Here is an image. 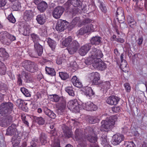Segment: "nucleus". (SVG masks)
<instances>
[{"instance_id":"nucleus-64","label":"nucleus","mask_w":147,"mask_h":147,"mask_svg":"<svg viewBox=\"0 0 147 147\" xmlns=\"http://www.w3.org/2000/svg\"><path fill=\"white\" fill-rule=\"evenodd\" d=\"M127 63L125 60L121 61L120 67L122 69L125 68L127 65Z\"/></svg>"},{"instance_id":"nucleus-31","label":"nucleus","mask_w":147,"mask_h":147,"mask_svg":"<svg viewBox=\"0 0 147 147\" xmlns=\"http://www.w3.org/2000/svg\"><path fill=\"white\" fill-rule=\"evenodd\" d=\"M102 144L104 147H111L109 145V142L107 139V136L105 135H103L101 138Z\"/></svg>"},{"instance_id":"nucleus-1","label":"nucleus","mask_w":147,"mask_h":147,"mask_svg":"<svg viewBox=\"0 0 147 147\" xmlns=\"http://www.w3.org/2000/svg\"><path fill=\"white\" fill-rule=\"evenodd\" d=\"M103 54L102 51L95 48H92V51L90 52V55L89 57L85 60V63L88 65L92 64L94 67V63L97 58H102Z\"/></svg>"},{"instance_id":"nucleus-28","label":"nucleus","mask_w":147,"mask_h":147,"mask_svg":"<svg viewBox=\"0 0 147 147\" xmlns=\"http://www.w3.org/2000/svg\"><path fill=\"white\" fill-rule=\"evenodd\" d=\"M34 49L37 52L38 55L40 56L42 54L43 52V47L39 43L36 44L34 45Z\"/></svg>"},{"instance_id":"nucleus-3","label":"nucleus","mask_w":147,"mask_h":147,"mask_svg":"<svg viewBox=\"0 0 147 147\" xmlns=\"http://www.w3.org/2000/svg\"><path fill=\"white\" fill-rule=\"evenodd\" d=\"M16 40L15 36L7 31H3L0 32V41L3 44L8 45L12 41Z\"/></svg>"},{"instance_id":"nucleus-26","label":"nucleus","mask_w":147,"mask_h":147,"mask_svg":"<svg viewBox=\"0 0 147 147\" xmlns=\"http://www.w3.org/2000/svg\"><path fill=\"white\" fill-rule=\"evenodd\" d=\"M71 82L75 86L81 88L82 86V84L80 79L76 76L73 77L71 79Z\"/></svg>"},{"instance_id":"nucleus-44","label":"nucleus","mask_w":147,"mask_h":147,"mask_svg":"<svg viewBox=\"0 0 147 147\" xmlns=\"http://www.w3.org/2000/svg\"><path fill=\"white\" fill-rule=\"evenodd\" d=\"M16 104L19 108L22 107L23 106H26L27 104V103H26L25 101L20 99H18L16 100Z\"/></svg>"},{"instance_id":"nucleus-60","label":"nucleus","mask_w":147,"mask_h":147,"mask_svg":"<svg viewBox=\"0 0 147 147\" xmlns=\"http://www.w3.org/2000/svg\"><path fill=\"white\" fill-rule=\"evenodd\" d=\"M124 86L125 88L126 91L129 92L131 90V87L129 83H126L124 84Z\"/></svg>"},{"instance_id":"nucleus-18","label":"nucleus","mask_w":147,"mask_h":147,"mask_svg":"<svg viewBox=\"0 0 147 147\" xmlns=\"http://www.w3.org/2000/svg\"><path fill=\"white\" fill-rule=\"evenodd\" d=\"M119 97L115 96H112L109 97L107 99V103L111 105H116L120 100Z\"/></svg>"},{"instance_id":"nucleus-24","label":"nucleus","mask_w":147,"mask_h":147,"mask_svg":"<svg viewBox=\"0 0 147 147\" xmlns=\"http://www.w3.org/2000/svg\"><path fill=\"white\" fill-rule=\"evenodd\" d=\"M42 108L43 111L46 115L53 119L56 118V114L52 111L45 107H43Z\"/></svg>"},{"instance_id":"nucleus-35","label":"nucleus","mask_w":147,"mask_h":147,"mask_svg":"<svg viewBox=\"0 0 147 147\" xmlns=\"http://www.w3.org/2000/svg\"><path fill=\"white\" fill-rule=\"evenodd\" d=\"M47 137L46 134L42 132L40 136V140L42 145H45L47 142Z\"/></svg>"},{"instance_id":"nucleus-29","label":"nucleus","mask_w":147,"mask_h":147,"mask_svg":"<svg viewBox=\"0 0 147 147\" xmlns=\"http://www.w3.org/2000/svg\"><path fill=\"white\" fill-rule=\"evenodd\" d=\"M83 93L87 96L90 97L94 95V93L91 87H86L83 90Z\"/></svg>"},{"instance_id":"nucleus-5","label":"nucleus","mask_w":147,"mask_h":147,"mask_svg":"<svg viewBox=\"0 0 147 147\" xmlns=\"http://www.w3.org/2000/svg\"><path fill=\"white\" fill-rule=\"evenodd\" d=\"M13 104L10 102L2 103L0 106V114L2 116L10 114L13 110Z\"/></svg>"},{"instance_id":"nucleus-58","label":"nucleus","mask_w":147,"mask_h":147,"mask_svg":"<svg viewBox=\"0 0 147 147\" xmlns=\"http://www.w3.org/2000/svg\"><path fill=\"white\" fill-rule=\"evenodd\" d=\"M7 88V86L6 84L0 81V91L4 90Z\"/></svg>"},{"instance_id":"nucleus-38","label":"nucleus","mask_w":147,"mask_h":147,"mask_svg":"<svg viewBox=\"0 0 147 147\" xmlns=\"http://www.w3.org/2000/svg\"><path fill=\"white\" fill-rule=\"evenodd\" d=\"M31 37L34 43V44L39 43L38 42L40 40L39 36L35 33H32L31 34Z\"/></svg>"},{"instance_id":"nucleus-46","label":"nucleus","mask_w":147,"mask_h":147,"mask_svg":"<svg viewBox=\"0 0 147 147\" xmlns=\"http://www.w3.org/2000/svg\"><path fill=\"white\" fill-rule=\"evenodd\" d=\"M20 4L18 1H16L13 3L12 7V9L15 11L18 10L20 7Z\"/></svg>"},{"instance_id":"nucleus-25","label":"nucleus","mask_w":147,"mask_h":147,"mask_svg":"<svg viewBox=\"0 0 147 147\" xmlns=\"http://www.w3.org/2000/svg\"><path fill=\"white\" fill-rule=\"evenodd\" d=\"M101 37L98 36H96L92 37L90 40L91 45H98L102 42Z\"/></svg>"},{"instance_id":"nucleus-4","label":"nucleus","mask_w":147,"mask_h":147,"mask_svg":"<svg viewBox=\"0 0 147 147\" xmlns=\"http://www.w3.org/2000/svg\"><path fill=\"white\" fill-rule=\"evenodd\" d=\"M21 65L26 71L30 73H34L38 70L36 64L34 62L30 60L23 61Z\"/></svg>"},{"instance_id":"nucleus-51","label":"nucleus","mask_w":147,"mask_h":147,"mask_svg":"<svg viewBox=\"0 0 147 147\" xmlns=\"http://www.w3.org/2000/svg\"><path fill=\"white\" fill-rule=\"evenodd\" d=\"M59 76L63 80H66L69 77V75L67 73L59 72Z\"/></svg>"},{"instance_id":"nucleus-12","label":"nucleus","mask_w":147,"mask_h":147,"mask_svg":"<svg viewBox=\"0 0 147 147\" xmlns=\"http://www.w3.org/2000/svg\"><path fill=\"white\" fill-rule=\"evenodd\" d=\"M64 11V8L61 6H58L55 8L53 11L52 15L55 19L59 18Z\"/></svg>"},{"instance_id":"nucleus-34","label":"nucleus","mask_w":147,"mask_h":147,"mask_svg":"<svg viewBox=\"0 0 147 147\" xmlns=\"http://www.w3.org/2000/svg\"><path fill=\"white\" fill-rule=\"evenodd\" d=\"M86 139L85 137L84 138L80 139L79 140H76L78 142V146L81 147H86L87 145Z\"/></svg>"},{"instance_id":"nucleus-56","label":"nucleus","mask_w":147,"mask_h":147,"mask_svg":"<svg viewBox=\"0 0 147 147\" xmlns=\"http://www.w3.org/2000/svg\"><path fill=\"white\" fill-rule=\"evenodd\" d=\"M21 139L20 138H16L12 142L13 146H19L18 145L20 143Z\"/></svg>"},{"instance_id":"nucleus-17","label":"nucleus","mask_w":147,"mask_h":147,"mask_svg":"<svg viewBox=\"0 0 147 147\" xmlns=\"http://www.w3.org/2000/svg\"><path fill=\"white\" fill-rule=\"evenodd\" d=\"M68 107L69 109L77 112L79 110V104L76 99L70 100L68 103Z\"/></svg>"},{"instance_id":"nucleus-11","label":"nucleus","mask_w":147,"mask_h":147,"mask_svg":"<svg viewBox=\"0 0 147 147\" xmlns=\"http://www.w3.org/2000/svg\"><path fill=\"white\" fill-rule=\"evenodd\" d=\"M94 31V28L92 24H90L86 26L81 28L77 32V36L82 35L86 33Z\"/></svg>"},{"instance_id":"nucleus-47","label":"nucleus","mask_w":147,"mask_h":147,"mask_svg":"<svg viewBox=\"0 0 147 147\" xmlns=\"http://www.w3.org/2000/svg\"><path fill=\"white\" fill-rule=\"evenodd\" d=\"M29 26L27 25H24V29L22 34L25 36H28L30 34Z\"/></svg>"},{"instance_id":"nucleus-42","label":"nucleus","mask_w":147,"mask_h":147,"mask_svg":"<svg viewBox=\"0 0 147 147\" xmlns=\"http://www.w3.org/2000/svg\"><path fill=\"white\" fill-rule=\"evenodd\" d=\"M50 96H51V100L53 101L57 102L59 100L61 101V97H59V96L56 94L50 95Z\"/></svg>"},{"instance_id":"nucleus-53","label":"nucleus","mask_w":147,"mask_h":147,"mask_svg":"<svg viewBox=\"0 0 147 147\" xmlns=\"http://www.w3.org/2000/svg\"><path fill=\"white\" fill-rule=\"evenodd\" d=\"M83 9L81 7V9H79L78 8H74L72 9V11L71 12V13L73 16H75L76 14L78 13H81V10Z\"/></svg>"},{"instance_id":"nucleus-27","label":"nucleus","mask_w":147,"mask_h":147,"mask_svg":"<svg viewBox=\"0 0 147 147\" xmlns=\"http://www.w3.org/2000/svg\"><path fill=\"white\" fill-rule=\"evenodd\" d=\"M46 41L52 50L54 51L57 45L56 42L49 37L46 38Z\"/></svg>"},{"instance_id":"nucleus-52","label":"nucleus","mask_w":147,"mask_h":147,"mask_svg":"<svg viewBox=\"0 0 147 147\" xmlns=\"http://www.w3.org/2000/svg\"><path fill=\"white\" fill-rule=\"evenodd\" d=\"M6 71V68L4 64L3 63L0 66V74L3 75L5 74Z\"/></svg>"},{"instance_id":"nucleus-22","label":"nucleus","mask_w":147,"mask_h":147,"mask_svg":"<svg viewBox=\"0 0 147 147\" xmlns=\"http://www.w3.org/2000/svg\"><path fill=\"white\" fill-rule=\"evenodd\" d=\"M33 16V12L31 10H26L24 13V19L26 21H28L31 20Z\"/></svg>"},{"instance_id":"nucleus-40","label":"nucleus","mask_w":147,"mask_h":147,"mask_svg":"<svg viewBox=\"0 0 147 147\" xmlns=\"http://www.w3.org/2000/svg\"><path fill=\"white\" fill-rule=\"evenodd\" d=\"M88 118V121L90 123H94L99 121V120L96 117L89 116Z\"/></svg>"},{"instance_id":"nucleus-19","label":"nucleus","mask_w":147,"mask_h":147,"mask_svg":"<svg viewBox=\"0 0 147 147\" xmlns=\"http://www.w3.org/2000/svg\"><path fill=\"white\" fill-rule=\"evenodd\" d=\"M116 16L118 21L124 22L125 20L124 12L123 9L121 7H119L117 9Z\"/></svg>"},{"instance_id":"nucleus-37","label":"nucleus","mask_w":147,"mask_h":147,"mask_svg":"<svg viewBox=\"0 0 147 147\" xmlns=\"http://www.w3.org/2000/svg\"><path fill=\"white\" fill-rule=\"evenodd\" d=\"M34 119L36 122L40 125H43L45 123V120L42 117H35Z\"/></svg>"},{"instance_id":"nucleus-2","label":"nucleus","mask_w":147,"mask_h":147,"mask_svg":"<svg viewBox=\"0 0 147 147\" xmlns=\"http://www.w3.org/2000/svg\"><path fill=\"white\" fill-rule=\"evenodd\" d=\"M117 119V117L114 115L110 117L105 120L102 121L101 122V130L103 131H107L113 128Z\"/></svg>"},{"instance_id":"nucleus-32","label":"nucleus","mask_w":147,"mask_h":147,"mask_svg":"<svg viewBox=\"0 0 147 147\" xmlns=\"http://www.w3.org/2000/svg\"><path fill=\"white\" fill-rule=\"evenodd\" d=\"M72 37L71 36H69L63 40L62 42V45L65 47L68 46L72 41Z\"/></svg>"},{"instance_id":"nucleus-16","label":"nucleus","mask_w":147,"mask_h":147,"mask_svg":"<svg viewBox=\"0 0 147 147\" xmlns=\"http://www.w3.org/2000/svg\"><path fill=\"white\" fill-rule=\"evenodd\" d=\"M82 105L83 108L88 111H94L97 109V107L93 103L89 101L85 103H83Z\"/></svg>"},{"instance_id":"nucleus-48","label":"nucleus","mask_w":147,"mask_h":147,"mask_svg":"<svg viewBox=\"0 0 147 147\" xmlns=\"http://www.w3.org/2000/svg\"><path fill=\"white\" fill-rule=\"evenodd\" d=\"M20 90L23 94L26 97H29L30 96V94L28 90L26 88H21Z\"/></svg>"},{"instance_id":"nucleus-43","label":"nucleus","mask_w":147,"mask_h":147,"mask_svg":"<svg viewBox=\"0 0 147 147\" xmlns=\"http://www.w3.org/2000/svg\"><path fill=\"white\" fill-rule=\"evenodd\" d=\"M66 91L71 96H74L75 95L73 88L72 86L67 87L65 88Z\"/></svg>"},{"instance_id":"nucleus-62","label":"nucleus","mask_w":147,"mask_h":147,"mask_svg":"<svg viewBox=\"0 0 147 147\" xmlns=\"http://www.w3.org/2000/svg\"><path fill=\"white\" fill-rule=\"evenodd\" d=\"M22 76L20 74L18 75L17 83L19 86L22 85V80L21 79Z\"/></svg>"},{"instance_id":"nucleus-21","label":"nucleus","mask_w":147,"mask_h":147,"mask_svg":"<svg viewBox=\"0 0 147 147\" xmlns=\"http://www.w3.org/2000/svg\"><path fill=\"white\" fill-rule=\"evenodd\" d=\"M86 129H83L80 128L76 129L75 132V138L76 140H79L84 138L85 131Z\"/></svg>"},{"instance_id":"nucleus-15","label":"nucleus","mask_w":147,"mask_h":147,"mask_svg":"<svg viewBox=\"0 0 147 147\" xmlns=\"http://www.w3.org/2000/svg\"><path fill=\"white\" fill-rule=\"evenodd\" d=\"M91 47L90 43L86 44L81 46L79 50V54L82 56L85 55L90 50Z\"/></svg>"},{"instance_id":"nucleus-36","label":"nucleus","mask_w":147,"mask_h":147,"mask_svg":"<svg viewBox=\"0 0 147 147\" xmlns=\"http://www.w3.org/2000/svg\"><path fill=\"white\" fill-rule=\"evenodd\" d=\"M45 70L46 73L51 76H54L55 75L56 72L54 69L53 68L46 67Z\"/></svg>"},{"instance_id":"nucleus-61","label":"nucleus","mask_w":147,"mask_h":147,"mask_svg":"<svg viewBox=\"0 0 147 147\" xmlns=\"http://www.w3.org/2000/svg\"><path fill=\"white\" fill-rule=\"evenodd\" d=\"M65 135L66 137L69 138L72 136L73 134L71 131L67 130L65 132Z\"/></svg>"},{"instance_id":"nucleus-49","label":"nucleus","mask_w":147,"mask_h":147,"mask_svg":"<svg viewBox=\"0 0 147 147\" xmlns=\"http://www.w3.org/2000/svg\"><path fill=\"white\" fill-rule=\"evenodd\" d=\"M29 74L28 72H26V71H22L21 73V76L22 77H24V79L26 81V82L28 80H29Z\"/></svg>"},{"instance_id":"nucleus-23","label":"nucleus","mask_w":147,"mask_h":147,"mask_svg":"<svg viewBox=\"0 0 147 147\" xmlns=\"http://www.w3.org/2000/svg\"><path fill=\"white\" fill-rule=\"evenodd\" d=\"M16 125L12 124L9 126L6 130V135L12 136L14 135L16 131Z\"/></svg>"},{"instance_id":"nucleus-63","label":"nucleus","mask_w":147,"mask_h":147,"mask_svg":"<svg viewBox=\"0 0 147 147\" xmlns=\"http://www.w3.org/2000/svg\"><path fill=\"white\" fill-rule=\"evenodd\" d=\"M112 110L115 113L119 112L121 111L120 108L119 106L114 107L112 108Z\"/></svg>"},{"instance_id":"nucleus-33","label":"nucleus","mask_w":147,"mask_h":147,"mask_svg":"<svg viewBox=\"0 0 147 147\" xmlns=\"http://www.w3.org/2000/svg\"><path fill=\"white\" fill-rule=\"evenodd\" d=\"M36 20L38 23L40 25L43 24L46 22L45 18L43 15H38Z\"/></svg>"},{"instance_id":"nucleus-30","label":"nucleus","mask_w":147,"mask_h":147,"mask_svg":"<svg viewBox=\"0 0 147 147\" xmlns=\"http://www.w3.org/2000/svg\"><path fill=\"white\" fill-rule=\"evenodd\" d=\"M47 3L44 1L41 2L38 4L37 8L38 10L41 12H44L47 7Z\"/></svg>"},{"instance_id":"nucleus-59","label":"nucleus","mask_w":147,"mask_h":147,"mask_svg":"<svg viewBox=\"0 0 147 147\" xmlns=\"http://www.w3.org/2000/svg\"><path fill=\"white\" fill-rule=\"evenodd\" d=\"M51 147H60L59 141L58 140H54Z\"/></svg>"},{"instance_id":"nucleus-45","label":"nucleus","mask_w":147,"mask_h":147,"mask_svg":"<svg viewBox=\"0 0 147 147\" xmlns=\"http://www.w3.org/2000/svg\"><path fill=\"white\" fill-rule=\"evenodd\" d=\"M82 4V2L80 0H72V5L75 7L81 6Z\"/></svg>"},{"instance_id":"nucleus-9","label":"nucleus","mask_w":147,"mask_h":147,"mask_svg":"<svg viewBox=\"0 0 147 147\" xmlns=\"http://www.w3.org/2000/svg\"><path fill=\"white\" fill-rule=\"evenodd\" d=\"M5 117L0 119V125L3 127H7L13 122V118L11 115H5Z\"/></svg>"},{"instance_id":"nucleus-13","label":"nucleus","mask_w":147,"mask_h":147,"mask_svg":"<svg viewBox=\"0 0 147 147\" xmlns=\"http://www.w3.org/2000/svg\"><path fill=\"white\" fill-rule=\"evenodd\" d=\"M124 136L122 134H116L113 136L111 142L114 145H117L124 140Z\"/></svg>"},{"instance_id":"nucleus-55","label":"nucleus","mask_w":147,"mask_h":147,"mask_svg":"<svg viewBox=\"0 0 147 147\" xmlns=\"http://www.w3.org/2000/svg\"><path fill=\"white\" fill-rule=\"evenodd\" d=\"M110 83L109 82L104 83L102 86V88L105 90L109 89L110 87Z\"/></svg>"},{"instance_id":"nucleus-10","label":"nucleus","mask_w":147,"mask_h":147,"mask_svg":"<svg viewBox=\"0 0 147 147\" xmlns=\"http://www.w3.org/2000/svg\"><path fill=\"white\" fill-rule=\"evenodd\" d=\"M66 107V100L65 98L61 97V101L57 106V112L59 114L62 115L65 111Z\"/></svg>"},{"instance_id":"nucleus-20","label":"nucleus","mask_w":147,"mask_h":147,"mask_svg":"<svg viewBox=\"0 0 147 147\" xmlns=\"http://www.w3.org/2000/svg\"><path fill=\"white\" fill-rule=\"evenodd\" d=\"M89 78L90 80L92 81L94 84H97L100 79L99 75L97 72H93L89 75Z\"/></svg>"},{"instance_id":"nucleus-7","label":"nucleus","mask_w":147,"mask_h":147,"mask_svg":"<svg viewBox=\"0 0 147 147\" xmlns=\"http://www.w3.org/2000/svg\"><path fill=\"white\" fill-rule=\"evenodd\" d=\"M80 46V44L76 40H73L67 47V49L70 54L75 53Z\"/></svg>"},{"instance_id":"nucleus-50","label":"nucleus","mask_w":147,"mask_h":147,"mask_svg":"<svg viewBox=\"0 0 147 147\" xmlns=\"http://www.w3.org/2000/svg\"><path fill=\"white\" fill-rule=\"evenodd\" d=\"M80 21V18L78 17H76L72 20L71 22V24L73 26H74Z\"/></svg>"},{"instance_id":"nucleus-14","label":"nucleus","mask_w":147,"mask_h":147,"mask_svg":"<svg viewBox=\"0 0 147 147\" xmlns=\"http://www.w3.org/2000/svg\"><path fill=\"white\" fill-rule=\"evenodd\" d=\"M101 58H97L95 63H94V67L97 68L101 71L105 69L107 67V65L100 59Z\"/></svg>"},{"instance_id":"nucleus-39","label":"nucleus","mask_w":147,"mask_h":147,"mask_svg":"<svg viewBox=\"0 0 147 147\" xmlns=\"http://www.w3.org/2000/svg\"><path fill=\"white\" fill-rule=\"evenodd\" d=\"M40 33L42 36H46L47 35V27L44 26L40 28Z\"/></svg>"},{"instance_id":"nucleus-54","label":"nucleus","mask_w":147,"mask_h":147,"mask_svg":"<svg viewBox=\"0 0 147 147\" xmlns=\"http://www.w3.org/2000/svg\"><path fill=\"white\" fill-rule=\"evenodd\" d=\"M7 18L9 21L11 23H14L16 22V19L11 13L8 15Z\"/></svg>"},{"instance_id":"nucleus-8","label":"nucleus","mask_w":147,"mask_h":147,"mask_svg":"<svg viewBox=\"0 0 147 147\" xmlns=\"http://www.w3.org/2000/svg\"><path fill=\"white\" fill-rule=\"evenodd\" d=\"M68 24V22L65 20L59 19L57 22L56 29L57 31L61 32L67 28Z\"/></svg>"},{"instance_id":"nucleus-41","label":"nucleus","mask_w":147,"mask_h":147,"mask_svg":"<svg viewBox=\"0 0 147 147\" xmlns=\"http://www.w3.org/2000/svg\"><path fill=\"white\" fill-rule=\"evenodd\" d=\"M21 117L22 121L25 126L28 127L29 126V123L26 117V115L24 114H22L21 115Z\"/></svg>"},{"instance_id":"nucleus-6","label":"nucleus","mask_w":147,"mask_h":147,"mask_svg":"<svg viewBox=\"0 0 147 147\" xmlns=\"http://www.w3.org/2000/svg\"><path fill=\"white\" fill-rule=\"evenodd\" d=\"M84 135L87 140L91 143L95 144L97 142V138L93 134L92 128H87L85 130Z\"/></svg>"},{"instance_id":"nucleus-57","label":"nucleus","mask_w":147,"mask_h":147,"mask_svg":"<svg viewBox=\"0 0 147 147\" xmlns=\"http://www.w3.org/2000/svg\"><path fill=\"white\" fill-rule=\"evenodd\" d=\"M118 21L119 22V23H120V28L121 30H123L128 27L127 25L124 22V21L123 22H121L122 21Z\"/></svg>"}]
</instances>
